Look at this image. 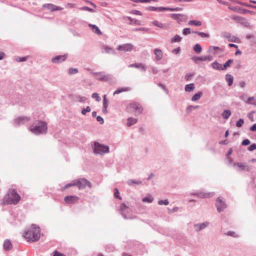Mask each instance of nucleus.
<instances>
[{
    "label": "nucleus",
    "mask_w": 256,
    "mask_h": 256,
    "mask_svg": "<svg viewBox=\"0 0 256 256\" xmlns=\"http://www.w3.org/2000/svg\"><path fill=\"white\" fill-rule=\"evenodd\" d=\"M24 236L28 242H37L40 238V228L36 224H32V226L26 230Z\"/></svg>",
    "instance_id": "obj_1"
},
{
    "label": "nucleus",
    "mask_w": 256,
    "mask_h": 256,
    "mask_svg": "<svg viewBox=\"0 0 256 256\" xmlns=\"http://www.w3.org/2000/svg\"><path fill=\"white\" fill-rule=\"evenodd\" d=\"M20 200V196L16 190L12 189L8 191L3 198V203L6 204L16 205Z\"/></svg>",
    "instance_id": "obj_2"
},
{
    "label": "nucleus",
    "mask_w": 256,
    "mask_h": 256,
    "mask_svg": "<svg viewBox=\"0 0 256 256\" xmlns=\"http://www.w3.org/2000/svg\"><path fill=\"white\" fill-rule=\"evenodd\" d=\"M74 186H78L79 190H83L85 188L86 186L90 188L92 187L90 182L86 178H82L73 180L70 183L66 184L62 188V191L63 192L68 188Z\"/></svg>",
    "instance_id": "obj_3"
},
{
    "label": "nucleus",
    "mask_w": 256,
    "mask_h": 256,
    "mask_svg": "<svg viewBox=\"0 0 256 256\" xmlns=\"http://www.w3.org/2000/svg\"><path fill=\"white\" fill-rule=\"evenodd\" d=\"M29 130L36 134H46L48 130L47 123L42 120H39L35 123V126Z\"/></svg>",
    "instance_id": "obj_4"
},
{
    "label": "nucleus",
    "mask_w": 256,
    "mask_h": 256,
    "mask_svg": "<svg viewBox=\"0 0 256 256\" xmlns=\"http://www.w3.org/2000/svg\"><path fill=\"white\" fill-rule=\"evenodd\" d=\"M93 151L94 153L96 154L103 155L109 152V147L98 142H95L94 144Z\"/></svg>",
    "instance_id": "obj_5"
},
{
    "label": "nucleus",
    "mask_w": 256,
    "mask_h": 256,
    "mask_svg": "<svg viewBox=\"0 0 256 256\" xmlns=\"http://www.w3.org/2000/svg\"><path fill=\"white\" fill-rule=\"evenodd\" d=\"M93 75L96 76V79L106 82H110L114 80L113 76L110 74H106L104 72H93Z\"/></svg>",
    "instance_id": "obj_6"
},
{
    "label": "nucleus",
    "mask_w": 256,
    "mask_h": 256,
    "mask_svg": "<svg viewBox=\"0 0 256 256\" xmlns=\"http://www.w3.org/2000/svg\"><path fill=\"white\" fill-rule=\"evenodd\" d=\"M130 208L125 203H122L120 205V212L124 219H131L132 218V215L129 214Z\"/></svg>",
    "instance_id": "obj_7"
},
{
    "label": "nucleus",
    "mask_w": 256,
    "mask_h": 256,
    "mask_svg": "<svg viewBox=\"0 0 256 256\" xmlns=\"http://www.w3.org/2000/svg\"><path fill=\"white\" fill-rule=\"evenodd\" d=\"M216 210L218 212H221L227 208V204L226 201L223 200L222 197H218L216 200L215 203Z\"/></svg>",
    "instance_id": "obj_8"
},
{
    "label": "nucleus",
    "mask_w": 256,
    "mask_h": 256,
    "mask_svg": "<svg viewBox=\"0 0 256 256\" xmlns=\"http://www.w3.org/2000/svg\"><path fill=\"white\" fill-rule=\"evenodd\" d=\"M128 108L133 110L135 115L140 114L142 112L143 110L142 106L140 104L136 102L130 104Z\"/></svg>",
    "instance_id": "obj_9"
},
{
    "label": "nucleus",
    "mask_w": 256,
    "mask_h": 256,
    "mask_svg": "<svg viewBox=\"0 0 256 256\" xmlns=\"http://www.w3.org/2000/svg\"><path fill=\"white\" fill-rule=\"evenodd\" d=\"M30 118L28 116H19L14 121V125L15 126H18L22 124H25L26 122H28Z\"/></svg>",
    "instance_id": "obj_10"
},
{
    "label": "nucleus",
    "mask_w": 256,
    "mask_h": 256,
    "mask_svg": "<svg viewBox=\"0 0 256 256\" xmlns=\"http://www.w3.org/2000/svg\"><path fill=\"white\" fill-rule=\"evenodd\" d=\"M234 166L238 167L237 170L238 171H246L250 172L252 168L250 166L242 163V162H237L234 164Z\"/></svg>",
    "instance_id": "obj_11"
},
{
    "label": "nucleus",
    "mask_w": 256,
    "mask_h": 256,
    "mask_svg": "<svg viewBox=\"0 0 256 256\" xmlns=\"http://www.w3.org/2000/svg\"><path fill=\"white\" fill-rule=\"evenodd\" d=\"M209 224L210 222H205L200 224H194V228L195 231L199 232L201 230L208 227Z\"/></svg>",
    "instance_id": "obj_12"
},
{
    "label": "nucleus",
    "mask_w": 256,
    "mask_h": 256,
    "mask_svg": "<svg viewBox=\"0 0 256 256\" xmlns=\"http://www.w3.org/2000/svg\"><path fill=\"white\" fill-rule=\"evenodd\" d=\"M170 17L180 22H184L187 20V16L183 14H171Z\"/></svg>",
    "instance_id": "obj_13"
},
{
    "label": "nucleus",
    "mask_w": 256,
    "mask_h": 256,
    "mask_svg": "<svg viewBox=\"0 0 256 256\" xmlns=\"http://www.w3.org/2000/svg\"><path fill=\"white\" fill-rule=\"evenodd\" d=\"M44 8H46L51 12L62 10V8L59 6H56L52 4H46L42 5Z\"/></svg>",
    "instance_id": "obj_14"
},
{
    "label": "nucleus",
    "mask_w": 256,
    "mask_h": 256,
    "mask_svg": "<svg viewBox=\"0 0 256 256\" xmlns=\"http://www.w3.org/2000/svg\"><path fill=\"white\" fill-rule=\"evenodd\" d=\"M79 200L76 196H67L64 198V201L66 204H72L76 203Z\"/></svg>",
    "instance_id": "obj_15"
},
{
    "label": "nucleus",
    "mask_w": 256,
    "mask_h": 256,
    "mask_svg": "<svg viewBox=\"0 0 256 256\" xmlns=\"http://www.w3.org/2000/svg\"><path fill=\"white\" fill-rule=\"evenodd\" d=\"M133 46L130 44H126L122 45H120L118 48V50L124 52H130L132 50Z\"/></svg>",
    "instance_id": "obj_16"
},
{
    "label": "nucleus",
    "mask_w": 256,
    "mask_h": 256,
    "mask_svg": "<svg viewBox=\"0 0 256 256\" xmlns=\"http://www.w3.org/2000/svg\"><path fill=\"white\" fill-rule=\"evenodd\" d=\"M66 59V55H59L52 58L51 60L54 64H58L62 62Z\"/></svg>",
    "instance_id": "obj_17"
},
{
    "label": "nucleus",
    "mask_w": 256,
    "mask_h": 256,
    "mask_svg": "<svg viewBox=\"0 0 256 256\" xmlns=\"http://www.w3.org/2000/svg\"><path fill=\"white\" fill-rule=\"evenodd\" d=\"M146 10L149 11H151V12H162L166 11V7H164V6L156 7L154 6H149L146 8Z\"/></svg>",
    "instance_id": "obj_18"
},
{
    "label": "nucleus",
    "mask_w": 256,
    "mask_h": 256,
    "mask_svg": "<svg viewBox=\"0 0 256 256\" xmlns=\"http://www.w3.org/2000/svg\"><path fill=\"white\" fill-rule=\"evenodd\" d=\"M214 195V192H198V197L200 198H206L212 197Z\"/></svg>",
    "instance_id": "obj_19"
},
{
    "label": "nucleus",
    "mask_w": 256,
    "mask_h": 256,
    "mask_svg": "<svg viewBox=\"0 0 256 256\" xmlns=\"http://www.w3.org/2000/svg\"><path fill=\"white\" fill-rule=\"evenodd\" d=\"M212 59V56H202L196 57L193 58V60L195 61L200 60V61H210Z\"/></svg>",
    "instance_id": "obj_20"
},
{
    "label": "nucleus",
    "mask_w": 256,
    "mask_h": 256,
    "mask_svg": "<svg viewBox=\"0 0 256 256\" xmlns=\"http://www.w3.org/2000/svg\"><path fill=\"white\" fill-rule=\"evenodd\" d=\"M222 36L228 40L230 42H234V39L236 38L235 36L231 35L230 32H224L222 33Z\"/></svg>",
    "instance_id": "obj_21"
},
{
    "label": "nucleus",
    "mask_w": 256,
    "mask_h": 256,
    "mask_svg": "<svg viewBox=\"0 0 256 256\" xmlns=\"http://www.w3.org/2000/svg\"><path fill=\"white\" fill-rule=\"evenodd\" d=\"M154 54L156 56V60H160L162 58V52L160 49L156 48L154 50Z\"/></svg>",
    "instance_id": "obj_22"
},
{
    "label": "nucleus",
    "mask_w": 256,
    "mask_h": 256,
    "mask_svg": "<svg viewBox=\"0 0 256 256\" xmlns=\"http://www.w3.org/2000/svg\"><path fill=\"white\" fill-rule=\"evenodd\" d=\"M102 48L104 50V51H102V52H106V54H116V52L113 50V48L110 47L108 46H103Z\"/></svg>",
    "instance_id": "obj_23"
},
{
    "label": "nucleus",
    "mask_w": 256,
    "mask_h": 256,
    "mask_svg": "<svg viewBox=\"0 0 256 256\" xmlns=\"http://www.w3.org/2000/svg\"><path fill=\"white\" fill-rule=\"evenodd\" d=\"M212 66L214 70H224V68L220 64H219L216 61H214V62L212 64Z\"/></svg>",
    "instance_id": "obj_24"
},
{
    "label": "nucleus",
    "mask_w": 256,
    "mask_h": 256,
    "mask_svg": "<svg viewBox=\"0 0 256 256\" xmlns=\"http://www.w3.org/2000/svg\"><path fill=\"white\" fill-rule=\"evenodd\" d=\"M89 26L92 28V32L98 34V35H100L102 34V32L98 26L94 24H90Z\"/></svg>",
    "instance_id": "obj_25"
},
{
    "label": "nucleus",
    "mask_w": 256,
    "mask_h": 256,
    "mask_svg": "<svg viewBox=\"0 0 256 256\" xmlns=\"http://www.w3.org/2000/svg\"><path fill=\"white\" fill-rule=\"evenodd\" d=\"M4 248L6 250H8L12 248V245L11 244V242L8 240H6L4 241V244H3Z\"/></svg>",
    "instance_id": "obj_26"
},
{
    "label": "nucleus",
    "mask_w": 256,
    "mask_h": 256,
    "mask_svg": "<svg viewBox=\"0 0 256 256\" xmlns=\"http://www.w3.org/2000/svg\"><path fill=\"white\" fill-rule=\"evenodd\" d=\"M226 80L228 82V86H230L234 82V77L230 74H226Z\"/></svg>",
    "instance_id": "obj_27"
},
{
    "label": "nucleus",
    "mask_w": 256,
    "mask_h": 256,
    "mask_svg": "<svg viewBox=\"0 0 256 256\" xmlns=\"http://www.w3.org/2000/svg\"><path fill=\"white\" fill-rule=\"evenodd\" d=\"M126 18L130 20L128 22L129 24L136 26L140 25V22L136 19H133L130 16H126Z\"/></svg>",
    "instance_id": "obj_28"
},
{
    "label": "nucleus",
    "mask_w": 256,
    "mask_h": 256,
    "mask_svg": "<svg viewBox=\"0 0 256 256\" xmlns=\"http://www.w3.org/2000/svg\"><path fill=\"white\" fill-rule=\"evenodd\" d=\"M129 67H135L137 68H141L142 70H143V71H145L146 70V67L142 64H131L128 66Z\"/></svg>",
    "instance_id": "obj_29"
},
{
    "label": "nucleus",
    "mask_w": 256,
    "mask_h": 256,
    "mask_svg": "<svg viewBox=\"0 0 256 256\" xmlns=\"http://www.w3.org/2000/svg\"><path fill=\"white\" fill-rule=\"evenodd\" d=\"M231 114V112L228 110H224L222 114V117L226 120H228Z\"/></svg>",
    "instance_id": "obj_30"
},
{
    "label": "nucleus",
    "mask_w": 256,
    "mask_h": 256,
    "mask_svg": "<svg viewBox=\"0 0 256 256\" xmlns=\"http://www.w3.org/2000/svg\"><path fill=\"white\" fill-rule=\"evenodd\" d=\"M194 88V84L193 83L188 84L184 87V90L186 92H191Z\"/></svg>",
    "instance_id": "obj_31"
},
{
    "label": "nucleus",
    "mask_w": 256,
    "mask_h": 256,
    "mask_svg": "<svg viewBox=\"0 0 256 256\" xmlns=\"http://www.w3.org/2000/svg\"><path fill=\"white\" fill-rule=\"evenodd\" d=\"M126 184L128 186H132L134 184H142V181L140 180H127Z\"/></svg>",
    "instance_id": "obj_32"
},
{
    "label": "nucleus",
    "mask_w": 256,
    "mask_h": 256,
    "mask_svg": "<svg viewBox=\"0 0 256 256\" xmlns=\"http://www.w3.org/2000/svg\"><path fill=\"white\" fill-rule=\"evenodd\" d=\"M137 120L132 118H128L127 126H131L134 124H136Z\"/></svg>",
    "instance_id": "obj_33"
},
{
    "label": "nucleus",
    "mask_w": 256,
    "mask_h": 256,
    "mask_svg": "<svg viewBox=\"0 0 256 256\" xmlns=\"http://www.w3.org/2000/svg\"><path fill=\"white\" fill-rule=\"evenodd\" d=\"M188 24L190 26L194 25L195 26H202V22L196 20H191L188 22Z\"/></svg>",
    "instance_id": "obj_34"
},
{
    "label": "nucleus",
    "mask_w": 256,
    "mask_h": 256,
    "mask_svg": "<svg viewBox=\"0 0 256 256\" xmlns=\"http://www.w3.org/2000/svg\"><path fill=\"white\" fill-rule=\"evenodd\" d=\"M202 96V92H199L198 93L194 94L192 98V101H196L198 100H200Z\"/></svg>",
    "instance_id": "obj_35"
},
{
    "label": "nucleus",
    "mask_w": 256,
    "mask_h": 256,
    "mask_svg": "<svg viewBox=\"0 0 256 256\" xmlns=\"http://www.w3.org/2000/svg\"><path fill=\"white\" fill-rule=\"evenodd\" d=\"M154 200L153 196H149L144 197L142 198V201L144 202L151 203Z\"/></svg>",
    "instance_id": "obj_36"
},
{
    "label": "nucleus",
    "mask_w": 256,
    "mask_h": 256,
    "mask_svg": "<svg viewBox=\"0 0 256 256\" xmlns=\"http://www.w3.org/2000/svg\"><path fill=\"white\" fill-rule=\"evenodd\" d=\"M220 50V48L216 46H210L208 51L210 52H212L213 54H215L216 50Z\"/></svg>",
    "instance_id": "obj_37"
},
{
    "label": "nucleus",
    "mask_w": 256,
    "mask_h": 256,
    "mask_svg": "<svg viewBox=\"0 0 256 256\" xmlns=\"http://www.w3.org/2000/svg\"><path fill=\"white\" fill-rule=\"evenodd\" d=\"M183 10V8L180 7L176 8H168L166 7V10L170 12H180Z\"/></svg>",
    "instance_id": "obj_38"
},
{
    "label": "nucleus",
    "mask_w": 256,
    "mask_h": 256,
    "mask_svg": "<svg viewBox=\"0 0 256 256\" xmlns=\"http://www.w3.org/2000/svg\"><path fill=\"white\" fill-rule=\"evenodd\" d=\"M152 24H153L154 26H158L161 28H164V25L162 23L159 22L158 21L156 20H154L153 22H152Z\"/></svg>",
    "instance_id": "obj_39"
},
{
    "label": "nucleus",
    "mask_w": 256,
    "mask_h": 256,
    "mask_svg": "<svg viewBox=\"0 0 256 256\" xmlns=\"http://www.w3.org/2000/svg\"><path fill=\"white\" fill-rule=\"evenodd\" d=\"M182 38L179 35L176 34L171 39L170 42L172 43L178 42H180Z\"/></svg>",
    "instance_id": "obj_40"
},
{
    "label": "nucleus",
    "mask_w": 256,
    "mask_h": 256,
    "mask_svg": "<svg viewBox=\"0 0 256 256\" xmlns=\"http://www.w3.org/2000/svg\"><path fill=\"white\" fill-rule=\"evenodd\" d=\"M193 50L194 52L200 54L202 51V47L199 44H197L194 46Z\"/></svg>",
    "instance_id": "obj_41"
},
{
    "label": "nucleus",
    "mask_w": 256,
    "mask_h": 256,
    "mask_svg": "<svg viewBox=\"0 0 256 256\" xmlns=\"http://www.w3.org/2000/svg\"><path fill=\"white\" fill-rule=\"evenodd\" d=\"M68 73L70 75L78 74V69L77 68H70L68 69Z\"/></svg>",
    "instance_id": "obj_42"
},
{
    "label": "nucleus",
    "mask_w": 256,
    "mask_h": 256,
    "mask_svg": "<svg viewBox=\"0 0 256 256\" xmlns=\"http://www.w3.org/2000/svg\"><path fill=\"white\" fill-rule=\"evenodd\" d=\"M234 60L232 59H228L226 62H225L222 66L224 70H226L228 66H230V63H232Z\"/></svg>",
    "instance_id": "obj_43"
},
{
    "label": "nucleus",
    "mask_w": 256,
    "mask_h": 256,
    "mask_svg": "<svg viewBox=\"0 0 256 256\" xmlns=\"http://www.w3.org/2000/svg\"><path fill=\"white\" fill-rule=\"evenodd\" d=\"M226 234L234 238H238L239 236L238 234L234 231H228L226 233Z\"/></svg>",
    "instance_id": "obj_44"
},
{
    "label": "nucleus",
    "mask_w": 256,
    "mask_h": 256,
    "mask_svg": "<svg viewBox=\"0 0 256 256\" xmlns=\"http://www.w3.org/2000/svg\"><path fill=\"white\" fill-rule=\"evenodd\" d=\"M194 32L198 34L201 38H208L210 36L209 34L207 33H205L204 32Z\"/></svg>",
    "instance_id": "obj_45"
},
{
    "label": "nucleus",
    "mask_w": 256,
    "mask_h": 256,
    "mask_svg": "<svg viewBox=\"0 0 256 256\" xmlns=\"http://www.w3.org/2000/svg\"><path fill=\"white\" fill-rule=\"evenodd\" d=\"M126 90H127V88H118L114 92V94H120L122 92H124L126 91Z\"/></svg>",
    "instance_id": "obj_46"
},
{
    "label": "nucleus",
    "mask_w": 256,
    "mask_h": 256,
    "mask_svg": "<svg viewBox=\"0 0 256 256\" xmlns=\"http://www.w3.org/2000/svg\"><path fill=\"white\" fill-rule=\"evenodd\" d=\"M91 111V108L90 106H86V108H84L82 110V114L85 115L86 112H90Z\"/></svg>",
    "instance_id": "obj_47"
},
{
    "label": "nucleus",
    "mask_w": 256,
    "mask_h": 256,
    "mask_svg": "<svg viewBox=\"0 0 256 256\" xmlns=\"http://www.w3.org/2000/svg\"><path fill=\"white\" fill-rule=\"evenodd\" d=\"M158 205L162 206V205H165L168 206L169 204V201L168 200H159L158 202Z\"/></svg>",
    "instance_id": "obj_48"
},
{
    "label": "nucleus",
    "mask_w": 256,
    "mask_h": 256,
    "mask_svg": "<svg viewBox=\"0 0 256 256\" xmlns=\"http://www.w3.org/2000/svg\"><path fill=\"white\" fill-rule=\"evenodd\" d=\"M138 30H141L145 32H148V29L144 27H140L138 28H135L133 30L134 32H136Z\"/></svg>",
    "instance_id": "obj_49"
},
{
    "label": "nucleus",
    "mask_w": 256,
    "mask_h": 256,
    "mask_svg": "<svg viewBox=\"0 0 256 256\" xmlns=\"http://www.w3.org/2000/svg\"><path fill=\"white\" fill-rule=\"evenodd\" d=\"M76 99L78 101L83 103L86 100V97L80 96H76Z\"/></svg>",
    "instance_id": "obj_50"
},
{
    "label": "nucleus",
    "mask_w": 256,
    "mask_h": 256,
    "mask_svg": "<svg viewBox=\"0 0 256 256\" xmlns=\"http://www.w3.org/2000/svg\"><path fill=\"white\" fill-rule=\"evenodd\" d=\"M244 123V120L242 118L239 119L236 122V126L238 128H240L242 126Z\"/></svg>",
    "instance_id": "obj_51"
},
{
    "label": "nucleus",
    "mask_w": 256,
    "mask_h": 256,
    "mask_svg": "<svg viewBox=\"0 0 256 256\" xmlns=\"http://www.w3.org/2000/svg\"><path fill=\"white\" fill-rule=\"evenodd\" d=\"M114 196L116 198L121 200V197L120 195V192H119L118 190L116 188H114Z\"/></svg>",
    "instance_id": "obj_52"
},
{
    "label": "nucleus",
    "mask_w": 256,
    "mask_h": 256,
    "mask_svg": "<svg viewBox=\"0 0 256 256\" xmlns=\"http://www.w3.org/2000/svg\"><path fill=\"white\" fill-rule=\"evenodd\" d=\"M234 2L236 4H238L239 5H240V6H248V7H250V4H248L246 3H245V2H242L240 1H238V0H236L234 1Z\"/></svg>",
    "instance_id": "obj_53"
},
{
    "label": "nucleus",
    "mask_w": 256,
    "mask_h": 256,
    "mask_svg": "<svg viewBox=\"0 0 256 256\" xmlns=\"http://www.w3.org/2000/svg\"><path fill=\"white\" fill-rule=\"evenodd\" d=\"M92 98L96 99V100L99 102L100 100V98L98 96V94L97 93H94L92 95Z\"/></svg>",
    "instance_id": "obj_54"
},
{
    "label": "nucleus",
    "mask_w": 256,
    "mask_h": 256,
    "mask_svg": "<svg viewBox=\"0 0 256 256\" xmlns=\"http://www.w3.org/2000/svg\"><path fill=\"white\" fill-rule=\"evenodd\" d=\"M248 150L252 152L256 150V144H252L248 148Z\"/></svg>",
    "instance_id": "obj_55"
},
{
    "label": "nucleus",
    "mask_w": 256,
    "mask_h": 256,
    "mask_svg": "<svg viewBox=\"0 0 256 256\" xmlns=\"http://www.w3.org/2000/svg\"><path fill=\"white\" fill-rule=\"evenodd\" d=\"M108 105V102L107 99L106 98V96H104L103 99V107L105 108H107Z\"/></svg>",
    "instance_id": "obj_56"
},
{
    "label": "nucleus",
    "mask_w": 256,
    "mask_h": 256,
    "mask_svg": "<svg viewBox=\"0 0 256 256\" xmlns=\"http://www.w3.org/2000/svg\"><path fill=\"white\" fill-rule=\"evenodd\" d=\"M190 32L191 30L190 28H184L183 30L182 33L184 35H187L188 34H190Z\"/></svg>",
    "instance_id": "obj_57"
},
{
    "label": "nucleus",
    "mask_w": 256,
    "mask_h": 256,
    "mask_svg": "<svg viewBox=\"0 0 256 256\" xmlns=\"http://www.w3.org/2000/svg\"><path fill=\"white\" fill-rule=\"evenodd\" d=\"M250 140H248V139H245L244 140H242V146H248L250 144Z\"/></svg>",
    "instance_id": "obj_58"
},
{
    "label": "nucleus",
    "mask_w": 256,
    "mask_h": 256,
    "mask_svg": "<svg viewBox=\"0 0 256 256\" xmlns=\"http://www.w3.org/2000/svg\"><path fill=\"white\" fill-rule=\"evenodd\" d=\"M230 18L232 20H236V21H239L242 19V18L241 17L238 16H236V15L231 16Z\"/></svg>",
    "instance_id": "obj_59"
},
{
    "label": "nucleus",
    "mask_w": 256,
    "mask_h": 256,
    "mask_svg": "<svg viewBox=\"0 0 256 256\" xmlns=\"http://www.w3.org/2000/svg\"><path fill=\"white\" fill-rule=\"evenodd\" d=\"M27 58H28V56L18 58H16V60L18 62H24V61L26 60Z\"/></svg>",
    "instance_id": "obj_60"
},
{
    "label": "nucleus",
    "mask_w": 256,
    "mask_h": 256,
    "mask_svg": "<svg viewBox=\"0 0 256 256\" xmlns=\"http://www.w3.org/2000/svg\"><path fill=\"white\" fill-rule=\"evenodd\" d=\"M194 75V73H192V74H186V76H185V79L186 80H190V78L193 76Z\"/></svg>",
    "instance_id": "obj_61"
},
{
    "label": "nucleus",
    "mask_w": 256,
    "mask_h": 256,
    "mask_svg": "<svg viewBox=\"0 0 256 256\" xmlns=\"http://www.w3.org/2000/svg\"><path fill=\"white\" fill-rule=\"evenodd\" d=\"M96 120L100 123V124H102L104 122V118L99 116H96Z\"/></svg>",
    "instance_id": "obj_62"
},
{
    "label": "nucleus",
    "mask_w": 256,
    "mask_h": 256,
    "mask_svg": "<svg viewBox=\"0 0 256 256\" xmlns=\"http://www.w3.org/2000/svg\"><path fill=\"white\" fill-rule=\"evenodd\" d=\"M158 86L159 87H160L165 92H166L167 94L168 93V90L166 89L165 86L162 84L158 83Z\"/></svg>",
    "instance_id": "obj_63"
},
{
    "label": "nucleus",
    "mask_w": 256,
    "mask_h": 256,
    "mask_svg": "<svg viewBox=\"0 0 256 256\" xmlns=\"http://www.w3.org/2000/svg\"><path fill=\"white\" fill-rule=\"evenodd\" d=\"M180 52V47H178L176 48H174L172 50V54H178Z\"/></svg>",
    "instance_id": "obj_64"
}]
</instances>
